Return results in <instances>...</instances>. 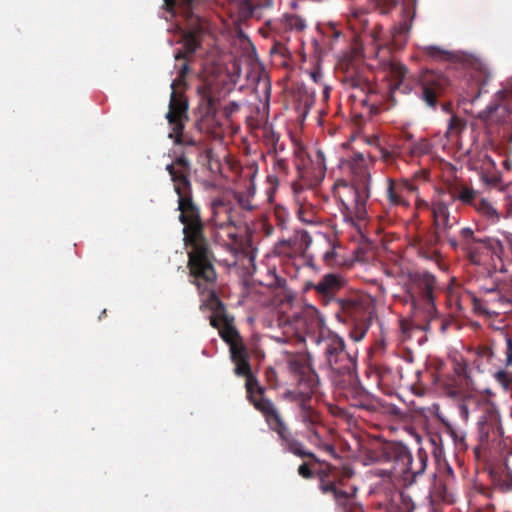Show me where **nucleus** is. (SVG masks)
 Instances as JSON below:
<instances>
[{
	"instance_id": "f03ea898",
	"label": "nucleus",
	"mask_w": 512,
	"mask_h": 512,
	"mask_svg": "<svg viewBox=\"0 0 512 512\" xmlns=\"http://www.w3.org/2000/svg\"><path fill=\"white\" fill-rule=\"evenodd\" d=\"M230 357L235 364L234 373L237 376L245 377L247 400L261 413L268 427L277 433L283 449L299 458H309L319 462L317 456L307 450L304 444L293 436L277 406L266 396V389L260 385L257 377L251 371L250 356L246 346L243 343L232 345Z\"/></svg>"
},
{
	"instance_id": "79ce46f5",
	"label": "nucleus",
	"mask_w": 512,
	"mask_h": 512,
	"mask_svg": "<svg viewBox=\"0 0 512 512\" xmlns=\"http://www.w3.org/2000/svg\"><path fill=\"white\" fill-rule=\"evenodd\" d=\"M274 155V166L273 169L277 174L287 175L289 171L288 161L285 158L280 157L278 154Z\"/></svg>"
},
{
	"instance_id": "c756f323",
	"label": "nucleus",
	"mask_w": 512,
	"mask_h": 512,
	"mask_svg": "<svg viewBox=\"0 0 512 512\" xmlns=\"http://www.w3.org/2000/svg\"><path fill=\"white\" fill-rule=\"evenodd\" d=\"M299 418L305 424L307 430L321 423L320 414L309 403L300 408Z\"/></svg>"
},
{
	"instance_id": "4468645a",
	"label": "nucleus",
	"mask_w": 512,
	"mask_h": 512,
	"mask_svg": "<svg viewBox=\"0 0 512 512\" xmlns=\"http://www.w3.org/2000/svg\"><path fill=\"white\" fill-rule=\"evenodd\" d=\"M449 85L450 81L444 74L433 70H426L419 79L421 99L427 106L436 108L438 99L446 93Z\"/></svg>"
},
{
	"instance_id": "6e6552de",
	"label": "nucleus",
	"mask_w": 512,
	"mask_h": 512,
	"mask_svg": "<svg viewBox=\"0 0 512 512\" xmlns=\"http://www.w3.org/2000/svg\"><path fill=\"white\" fill-rule=\"evenodd\" d=\"M199 95V120L198 126L201 131L217 135L222 126L219 106L223 97L222 89L218 82L207 81L197 89Z\"/></svg>"
},
{
	"instance_id": "c03bdc74",
	"label": "nucleus",
	"mask_w": 512,
	"mask_h": 512,
	"mask_svg": "<svg viewBox=\"0 0 512 512\" xmlns=\"http://www.w3.org/2000/svg\"><path fill=\"white\" fill-rule=\"evenodd\" d=\"M475 207L490 218L498 217L496 209L484 199H481L479 204H476Z\"/></svg>"
},
{
	"instance_id": "6ab92c4d",
	"label": "nucleus",
	"mask_w": 512,
	"mask_h": 512,
	"mask_svg": "<svg viewBox=\"0 0 512 512\" xmlns=\"http://www.w3.org/2000/svg\"><path fill=\"white\" fill-rule=\"evenodd\" d=\"M347 21L350 29L355 34L368 33L373 42L378 43L381 40L382 26L377 25L369 29V20L365 10L352 7L347 14Z\"/></svg>"
},
{
	"instance_id": "864d4df0",
	"label": "nucleus",
	"mask_w": 512,
	"mask_h": 512,
	"mask_svg": "<svg viewBox=\"0 0 512 512\" xmlns=\"http://www.w3.org/2000/svg\"><path fill=\"white\" fill-rule=\"evenodd\" d=\"M478 424L480 427L481 439L482 440L484 438L488 439V434H489L490 428L492 427V424H488L486 422H483L482 420H480Z\"/></svg>"
},
{
	"instance_id": "338daca9",
	"label": "nucleus",
	"mask_w": 512,
	"mask_h": 512,
	"mask_svg": "<svg viewBox=\"0 0 512 512\" xmlns=\"http://www.w3.org/2000/svg\"><path fill=\"white\" fill-rule=\"evenodd\" d=\"M492 286V278L490 279V283L484 284L481 289L485 292V287H491Z\"/></svg>"
},
{
	"instance_id": "39448f33",
	"label": "nucleus",
	"mask_w": 512,
	"mask_h": 512,
	"mask_svg": "<svg viewBox=\"0 0 512 512\" xmlns=\"http://www.w3.org/2000/svg\"><path fill=\"white\" fill-rule=\"evenodd\" d=\"M416 4L417 0H402L400 20L393 25L389 39L378 46L377 57L383 70L391 77L393 82L391 86L394 88H398L402 84L408 69L395 57H390L388 54L391 51L400 50L406 45L416 14Z\"/></svg>"
},
{
	"instance_id": "f8f14e48",
	"label": "nucleus",
	"mask_w": 512,
	"mask_h": 512,
	"mask_svg": "<svg viewBox=\"0 0 512 512\" xmlns=\"http://www.w3.org/2000/svg\"><path fill=\"white\" fill-rule=\"evenodd\" d=\"M371 196V187L367 185L342 184L338 190L341 213L344 221L355 224L367 216L366 204Z\"/></svg>"
},
{
	"instance_id": "4d7b16f0",
	"label": "nucleus",
	"mask_w": 512,
	"mask_h": 512,
	"mask_svg": "<svg viewBox=\"0 0 512 512\" xmlns=\"http://www.w3.org/2000/svg\"><path fill=\"white\" fill-rule=\"evenodd\" d=\"M414 195L416 196L415 204L418 209H429L431 211L432 204L430 205L427 201L421 199L418 193Z\"/></svg>"
},
{
	"instance_id": "58836bf2",
	"label": "nucleus",
	"mask_w": 512,
	"mask_h": 512,
	"mask_svg": "<svg viewBox=\"0 0 512 512\" xmlns=\"http://www.w3.org/2000/svg\"><path fill=\"white\" fill-rule=\"evenodd\" d=\"M369 2L383 15L388 14L397 4L395 0H369Z\"/></svg>"
},
{
	"instance_id": "2f4dec72",
	"label": "nucleus",
	"mask_w": 512,
	"mask_h": 512,
	"mask_svg": "<svg viewBox=\"0 0 512 512\" xmlns=\"http://www.w3.org/2000/svg\"><path fill=\"white\" fill-rule=\"evenodd\" d=\"M425 54L436 61H448L452 62L456 56L454 53L442 49L438 46H428L425 48Z\"/></svg>"
},
{
	"instance_id": "5701e85b",
	"label": "nucleus",
	"mask_w": 512,
	"mask_h": 512,
	"mask_svg": "<svg viewBox=\"0 0 512 512\" xmlns=\"http://www.w3.org/2000/svg\"><path fill=\"white\" fill-rule=\"evenodd\" d=\"M506 97L504 91H498L495 99L484 110L480 111L477 118L486 124L501 123L507 115V110L501 105V102Z\"/></svg>"
},
{
	"instance_id": "a878e982",
	"label": "nucleus",
	"mask_w": 512,
	"mask_h": 512,
	"mask_svg": "<svg viewBox=\"0 0 512 512\" xmlns=\"http://www.w3.org/2000/svg\"><path fill=\"white\" fill-rule=\"evenodd\" d=\"M327 476V474L325 473V471H322L319 475L320 477V490L324 493V494H327V493H331L335 499V501L343 506V507H346L348 505V503L350 502V496L349 494L346 492V491H343V490H339L335 483L333 481H327L325 480V477Z\"/></svg>"
},
{
	"instance_id": "ea45409f",
	"label": "nucleus",
	"mask_w": 512,
	"mask_h": 512,
	"mask_svg": "<svg viewBox=\"0 0 512 512\" xmlns=\"http://www.w3.org/2000/svg\"><path fill=\"white\" fill-rule=\"evenodd\" d=\"M380 158L387 164L393 165L395 164L397 158H400V151L388 150L384 147H379Z\"/></svg>"
},
{
	"instance_id": "13d9d810",
	"label": "nucleus",
	"mask_w": 512,
	"mask_h": 512,
	"mask_svg": "<svg viewBox=\"0 0 512 512\" xmlns=\"http://www.w3.org/2000/svg\"><path fill=\"white\" fill-rule=\"evenodd\" d=\"M480 355L483 357H487L488 359L494 356V352L489 346H484L480 348Z\"/></svg>"
},
{
	"instance_id": "2eb2a0df",
	"label": "nucleus",
	"mask_w": 512,
	"mask_h": 512,
	"mask_svg": "<svg viewBox=\"0 0 512 512\" xmlns=\"http://www.w3.org/2000/svg\"><path fill=\"white\" fill-rule=\"evenodd\" d=\"M404 457H398L399 476L402 477L405 486L412 485L418 476L422 475L427 466V454L420 449L416 457H413L407 446L402 444Z\"/></svg>"
},
{
	"instance_id": "20e7f679",
	"label": "nucleus",
	"mask_w": 512,
	"mask_h": 512,
	"mask_svg": "<svg viewBox=\"0 0 512 512\" xmlns=\"http://www.w3.org/2000/svg\"><path fill=\"white\" fill-rule=\"evenodd\" d=\"M344 279L337 274L324 275L317 283L309 282L306 290L313 289L321 304L335 305L338 321L351 326L350 336L360 341L366 335L371 320L370 301L360 294H351L338 298V292L344 287Z\"/></svg>"
},
{
	"instance_id": "c85d7f7f",
	"label": "nucleus",
	"mask_w": 512,
	"mask_h": 512,
	"mask_svg": "<svg viewBox=\"0 0 512 512\" xmlns=\"http://www.w3.org/2000/svg\"><path fill=\"white\" fill-rule=\"evenodd\" d=\"M402 148L407 150V153L411 158L428 155L432 151V145L426 138H420L419 140L409 144L407 147L403 144Z\"/></svg>"
},
{
	"instance_id": "a211bd4d",
	"label": "nucleus",
	"mask_w": 512,
	"mask_h": 512,
	"mask_svg": "<svg viewBox=\"0 0 512 512\" xmlns=\"http://www.w3.org/2000/svg\"><path fill=\"white\" fill-rule=\"evenodd\" d=\"M398 457H404L402 444L394 442L381 443L367 449L364 454L365 464H396Z\"/></svg>"
},
{
	"instance_id": "a19ab883",
	"label": "nucleus",
	"mask_w": 512,
	"mask_h": 512,
	"mask_svg": "<svg viewBox=\"0 0 512 512\" xmlns=\"http://www.w3.org/2000/svg\"><path fill=\"white\" fill-rule=\"evenodd\" d=\"M235 199L242 210L251 212L256 207V205L252 202V198L242 192L235 193Z\"/></svg>"
},
{
	"instance_id": "69168bd1",
	"label": "nucleus",
	"mask_w": 512,
	"mask_h": 512,
	"mask_svg": "<svg viewBox=\"0 0 512 512\" xmlns=\"http://www.w3.org/2000/svg\"><path fill=\"white\" fill-rule=\"evenodd\" d=\"M299 217L300 219L303 221V222H306V223H312V220H309V219H306L303 217V214L302 212L299 213Z\"/></svg>"
},
{
	"instance_id": "774afa93",
	"label": "nucleus",
	"mask_w": 512,
	"mask_h": 512,
	"mask_svg": "<svg viewBox=\"0 0 512 512\" xmlns=\"http://www.w3.org/2000/svg\"><path fill=\"white\" fill-rule=\"evenodd\" d=\"M284 150V144L278 142V153Z\"/></svg>"
},
{
	"instance_id": "de8ad7c7",
	"label": "nucleus",
	"mask_w": 512,
	"mask_h": 512,
	"mask_svg": "<svg viewBox=\"0 0 512 512\" xmlns=\"http://www.w3.org/2000/svg\"><path fill=\"white\" fill-rule=\"evenodd\" d=\"M275 217L277 219V226L281 229L286 228L288 215L284 210H276Z\"/></svg>"
},
{
	"instance_id": "e433bc0d",
	"label": "nucleus",
	"mask_w": 512,
	"mask_h": 512,
	"mask_svg": "<svg viewBox=\"0 0 512 512\" xmlns=\"http://www.w3.org/2000/svg\"><path fill=\"white\" fill-rule=\"evenodd\" d=\"M493 376L497 383H499L505 390L512 387V372L505 369H499Z\"/></svg>"
},
{
	"instance_id": "bb28decb",
	"label": "nucleus",
	"mask_w": 512,
	"mask_h": 512,
	"mask_svg": "<svg viewBox=\"0 0 512 512\" xmlns=\"http://www.w3.org/2000/svg\"><path fill=\"white\" fill-rule=\"evenodd\" d=\"M187 58L188 57H186V55L183 54L182 50H179L175 54V60L177 62H181V63H180V66H179L178 76L171 83L172 92H171L170 98L172 97L173 93H176L179 97L185 98L182 93L177 91V87L185 84V79H186V77H187V75L189 73L190 68H189V64H188V59Z\"/></svg>"
},
{
	"instance_id": "f3484780",
	"label": "nucleus",
	"mask_w": 512,
	"mask_h": 512,
	"mask_svg": "<svg viewBox=\"0 0 512 512\" xmlns=\"http://www.w3.org/2000/svg\"><path fill=\"white\" fill-rule=\"evenodd\" d=\"M312 243V237L305 230H297L288 239H280L275 243L273 251L277 256L293 258L304 254Z\"/></svg>"
},
{
	"instance_id": "72a5a7b5",
	"label": "nucleus",
	"mask_w": 512,
	"mask_h": 512,
	"mask_svg": "<svg viewBox=\"0 0 512 512\" xmlns=\"http://www.w3.org/2000/svg\"><path fill=\"white\" fill-rule=\"evenodd\" d=\"M353 394V402L352 405L356 407H366L369 402V394L368 392L359 386H354L349 391Z\"/></svg>"
},
{
	"instance_id": "473e14b6",
	"label": "nucleus",
	"mask_w": 512,
	"mask_h": 512,
	"mask_svg": "<svg viewBox=\"0 0 512 512\" xmlns=\"http://www.w3.org/2000/svg\"><path fill=\"white\" fill-rule=\"evenodd\" d=\"M441 422L445 428L446 433L453 439L457 446H465V434L464 432L456 429L449 421L441 419Z\"/></svg>"
},
{
	"instance_id": "603ef678",
	"label": "nucleus",
	"mask_w": 512,
	"mask_h": 512,
	"mask_svg": "<svg viewBox=\"0 0 512 512\" xmlns=\"http://www.w3.org/2000/svg\"><path fill=\"white\" fill-rule=\"evenodd\" d=\"M309 75L313 82L317 84H320L322 82L323 73L319 67H315L312 71H310Z\"/></svg>"
},
{
	"instance_id": "f257e3e1",
	"label": "nucleus",
	"mask_w": 512,
	"mask_h": 512,
	"mask_svg": "<svg viewBox=\"0 0 512 512\" xmlns=\"http://www.w3.org/2000/svg\"><path fill=\"white\" fill-rule=\"evenodd\" d=\"M188 152H182L172 163L167 164L166 171L170 175L178 198V220L183 225V241L188 249L189 281L196 286L201 296L206 297L204 303L212 311L210 324L219 330L221 338L231 348L232 345L243 342L233 324L234 318L227 314L224 303L216 293L215 256L205 236V223L201 217L200 207L193 197L191 163L186 155Z\"/></svg>"
},
{
	"instance_id": "cd10ccee",
	"label": "nucleus",
	"mask_w": 512,
	"mask_h": 512,
	"mask_svg": "<svg viewBox=\"0 0 512 512\" xmlns=\"http://www.w3.org/2000/svg\"><path fill=\"white\" fill-rule=\"evenodd\" d=\"M262 139L264 144L268 147V153L278 154V142L280 140V134L277 133L273 126L266 123L262 127Z\"/></svg>"
},
{
	"instance_id": "680f3d73",
	"label": "nucleus",
	"mask_w": 512,
	"mask_h": 512,
	"mask_svg": "<svg viewBox=\"0 0 512 512\" xmlns=\"http://www.w3.org/2000/svg\"><path fill=\"white\" fill-rule=\"evenodd\" d=\"M459 412L463 419H465V420L468 419V408L465 404L462 403L459 405Z\"/></svg>"
},
{
	"instance_id": "ddd939ff",
	"label": "nucleus",
	"mask_w": 512,
	"mask_h": 512,
	"mask_svg": "<svg viewBox=\"0 0 512 512\" xmlns=\"http://www.w3.org/2000/svg\"><path fill=\"white\" fill-rule=\"evenodd\" d=\"M365 72L366 70L363 67L349 63L344 70L342 81L347 88L356 91L352 96L359 98L363 106L376 108L378 101L373 99L376 95V89L365 76Z\"/></svg>"
},
{
	"instance_id": "aec40b11",
	"label": "nucleus",
	"mask_w": 512,
	"mask_h": 512,
	"mask_svg": "<svg viewBox=\"0 0 512 512\" xmlns=\"http://www.w3.org/2000/svg\"><path fill=\"white\" fill-rule=\"evenodd\" d=\"M211 223L220 229L235 226V210L230 201L216 198L211 202Z\"/></svg>"
},
{
	"instance_id": "4c0bfd02",
	"label": "nucleus",
	"mask_w": 512,
	"mask_h": 512,
	"mask_svg": "<svg viewBox=\"0 0 512 512\" xmlns=\"http://www.w3.org/2000/svg\"><path fill=\"white\" fill-rule=\"evenodd\" d=\"M379 382L382 385H390L393 382V370L386 365L377 366Z\"/></svg>"
},
{
	"instance_id": "0eeeda50",
	"label": "nucleus",
	"mask_w": 512,
	"mask_h": 512,
	"mask_svg": "<svg viewBox=\"0 0 512 512\" xmlns=\"http://www.w3.org/2000/svg\"><path fill=\"white\" fill-rule=\"evenodd\" d=\"M291 373L298 379V387L284 393V399L296 403L300 408L310 403L311 396L319 384V378L307 355L297 354L288 361Z\"/></svg>"
},
{
	"instance_id": "0e129e2a",
	"label": "nucleus",
	"mask_w": 512,
	"mask_h": 512,
	"mask_svg": "<svg viewBox=\"0 0 512 512\" xmlns=\"http://www.w3.org/2000/svg\"><path fill=\"white\" fill-rule=\"evenodd\" d=\"M323 95L325 98H328V96H329V87L328 86L323 87Z\"/></svg>"
},
{
	"instance_id": "393cba45",
	"label": "nucleus",
	"mask_w": 512,
	"mask_h": 512,
	"mask_svg": "<svg viewBox=\"0 0 512 512\" xmlns=\"http://www.w3.org/2000/svg\"><path fill=\"white\" fill-rule=\"evenodd\" d=\"M447 194L449 196V201H447L448 203L459 200L465 205H476L475 200L477 197V192L467 185L450 184L447 187Z\"/></svg>"
},
{
	"instance_id": "9d476101",
	"label": "nucleus",
	"mask_w": 512,
	"mask_h": 512,
	"mask_svg": "<svg viewBox=\"0 0 512 512\" xmlns=\"http://www.w3.org/2000/svg\"><path fill=\"white\" fill-rule=\"evenodd\" d=\"M317 343L331 370L339 375L352 376L356 369V360L346 351L342 337L330 330L322 331Z\"/></svg>"
},
{
	"instance_id": "09e8293b",
	"label": "nucleus",
	"mask_w": 512,
	"mask_h": 512,
	"mask_svg": "<svg viewBox=\"0 0 512 512\" xmlns=\"http://www.w3.org/2000/svg\"><path fill=\"white\" fill-rule=\"evenodd\" d=\"M401 502L404 505L402 512H412L415 508L414 504L411 501V498L405 493H401L400 495Z\"/></svg>"
},
{
	"instance_id": "7c9ffc66",
	"label": "nucleus",
	"mask_w": 512,
	"mask_h": 512,
	"mask_svg": "<svg viewBox=\"0 0 512 512\" xmlns=\"http://www.w3.org/2000/svg\"><path fill=\"white\" fill-rule=\"evenodd\" d=\"M200 37L198 31H189L183 37V54L188 57L192 55L200 46Z\"/></svg>"
},
{
	"instance_id": "6e6d98bb",
	"label": "nucleus",
	"mask_w": 512,
	"mask_h": 512,
	"mask_svg": "<svg viewBox=\"0 0 512 512\" xmlns=\"http://www.w3.org/2000/svg\"><path fill=\"white\" fill-rule=\"evenodd\" d=\"M320 449L324 450L326 453H328L329 455H331L332 457L336 458L337 457V453H336V450H335V447L332 445V444H329V443H325L323 442L320 446H319Z\"/></svg>"
},
{
	"instance_id": "bf43d9fd",
	"label": "nucleus",
	"mask_w": 512,
	"mask_h": 512,
	"mask_svg": "<svg viewBox=\"0 0 512 512\" xmlns=\"http://www.w3.org/2000/svg\"><path fill=\"white\" fill-rule=\"evenodd\" d=\"M502 486L508 491L512 490V476L506 475L505 479H503Z\"/></svg>"
},
{
	"instance_id": "a18cd8bd",
	"label": "nucleus",
	"mask_w": 512,
	"mask_h": 512,
	"mask_svg": "<svg viewBox=\"0 0 512 512\" xmlns=\"http://www.w3.org/2000/svg\"><path fill=\"white\" fill-rule=\"evenodd\" d=\"M308 431L310 433V435L308 436V441L311 444L319 447L323 443V439H322L321 435L319 434L318 430L316 429V426L309 428Z\"/></svg>"
},
{
	"instance_id": "5fc2aeb1",
	"label": "nucleus",
	"mask_w": 512,
	"mask_h": 512,
	"mask_svg": "<svg viewBox=\"0 0 512 512\" xmlns=\"http://www.w3.org/2000/svg\"><path fill=\"white\" fill-rule=\"evenodd\" d=\"M239 109V106L237 103L232 102L229 106H226L222 110V114L224 117L228 118L232 113L237 111Z\"/></svg>"
},
{
	"instance_id": "e2e57ef3",
	"label": "nucleus",
	"mask_w": 512,
	"mask_h": 512,
	"mask_svg": "<svg viewBox=\"0 0 512 512\" xmlns=\"http://www.w3.org/2000/svg\"><path fill=\"white\" fill-rule=\"evenodd\" d=\"M255 185L253 183H250L249 186L247 187V190H246V193H244L245 195H249L250 198H252L255 194Z\"/></svg>"
},
{
	"instance_id": "f704fd0d",
	"label": "nucleus",
	"mask_w": 512,
	"mask_h": 512,
	"mask_svg": "<svg viewBox=\"0 0 512 512\" xmlns=\"http://www.w3.org/2000/svg\"><path fill=\"white\" fill-rule=\"evenodd\" d=\"M389 465H390L389 468H384V469L375 468L372 471L373 475L376 477H380L383 480L390 481V482H392L395 478L400 477L399 471H398V466L395 463L389 464Z\"/></svg>"
},
{
	"instance_id": "37998d69",
	"label": "nucleus",
	"mask_w": 512,
	"mask_h": 512,
	"mask_svg": "<svg viewBox=\"0 0 512 512\" xmlns=\"http://www.w3.org/2000/svg\"><path fill=\"white\" fill-rule=\"evenodd\" d=\"M504 340L506 344V348L504 351L505 354V367H511L512 366V333L506 332L504 334Z\"/></svg>"
},
{
	"instance_id": "b1692460",
	"label": "nucleus",
	"mask_w": 512,
	"mask_h": 512,
	"mask_svg": "<svg viewBox=\"0 0 512 512\" xmlns=\"http://www.w3.org/2000/svg\"><path fill=\"white\" fill-rule=\"evenodd\" d=\"M350 170L354 176V185H367L371 187V175L368 170V161L362 153H355L349 161Z\"/></svg>"
},
{
	"instance_id": "7ed1b4c3",
	"label": "nucleus",
	"mask_w": 512,
	"mask_h": 512,
	"mask_svg": "<svg viewBox=\"0 0 512 512\" xmlns=\"http://www.w3.org/2000/svg\"><path fill=\"white\" fill-rule=\"evenodd\" d=\"M431 216L433 220V231L446 241L452 250H461L468 257L472 264L481 263V254L484 249L491 253L492 259L497 258L500 265L494 262L495 271L503 273L505 270L503 262L504 244L497 239H479L475 236L474 230L470 227H463L456 231L459 219L451 216L449 203L445 200L432 202Z\"/></svg>"
},
{
	"instance_id": "8fccbe9b",
	"label": "nucleus",
	"mask_w": 512,
	"mask_h": 512,
	"mask_svg": "<svg viewBox=\"0 0 512 512\" xmlns=\"http://www.w3.org/2000/svg\"><path fill=\"white\" fill-rule=\"evenodd\" d=\"M336 259V251L334 248H329L324 254H323V261L328 265H334Z\"/></svg>"
},
{
	"instance_id": "412c9836",
	"label": "nucleus",
	"mask_w": 512,
	"mask_h": 512,
	"mask_svg": "<svg viewBox=\"0 0 512 512\" xmlns=\"http://www.w3.org/2000/svg\"><path fill=\"white\" fill-rule=\"evenodd\" d=\"M310 165H297L298 174L307 185L318 184L325 176L326 166L325 158L322 151H317L315 159L310 161Z\"/></svg>"
},
{
	"instance_id": "052dcab7",
	"label": "nucleus",
	"mask_w": 512,
	"mask_h": 512,
	"mask_svg": "<svg viewBox=\"0 0 512 512\" xmlns=\"http://www.w3.org/2000/svg\"><path fill=\"white\" fill-rule=\"evenodd\" d=\"M401 139L411 144L413 141V134L409 131H402L401 133Z\"/></svg>"
},
{
	"instance_id": "1a4fd4ad",
	"label": "nucleus",
	"mask_w": 512,
	"mask_h": 512,
	"mask_svg": "<svg viewBox=\"0 0 512 512\" xmlns=\"http://www.w3.org/2000/svg\"><path fill=\"white\" fill-rule=\"evenodd\" d=\"M187 112V99L179 97L176 93H173L169 102V110L166 114V119L171 126V132L169 133L168 137L170 139H174L175 144L181 145L187 149L190 148L200 154L204 153L208 158L210 157L211 150L204 149L200 141L183 132L185 128V122L188 120Z\"/></svg>"
},
{
	"instance_id": "4be33fe9",
	"label": "nucleus",
	"mask_w": 512,
	"mask_h": 512,
	"mask_svg": "<svg viewBox=\"0 0 512 512\" xmlns=\"http://www.w3.org/2000/svg\"><path fill=\"white\" fill-rule=\"evenodd\" d=\"M443 240L432 230L424 235H419L413 239V247L417 250L419 256L427 260H437L440 252L437 246Z\"/></svg>"
},
{
	"instance_id": "9b49d317",
	"label": "nucleus",
	"mask_w": 512,
	"mask_h": 512,
	"mask_svg": "<svg viewBox=\"0 0 512 512\" xmlns=\"http://www.w3.org/2000/svg\"><path fill=\"white\" fill-rule=\"evenodd\" d=\"M485 293L495 295L494 298H477L475 295H469L473 310L481 315H497L499 312L494 306L497 304L503 308L512 303V276H499L497 273L492 275V286L485 287Z\"/></svg>"
},
{
	"instance_id": "dca6fc26",
	"label": "nucleus",
	"mask_w": 512,
	"mask_h": 512,
	"mask_svg": "<svg viewBox=\"0 0 512 512\" xmlns=\"http://www.w3.org/2000/svg\"><path fill=\"white\" fill-rule=\"evenodd\" d=\"M386 183V198L390 206L409 207V196L419 191L414 180L409 178H387Z\"/></svg>"
},
{
	"instance_id": "c9c22d12",
	"label": "nucleus",
	"mask_w": 512,
	"mask_h": 512,
	"mask_svg": "<svg viewBox=\"0 0 512 512\" xmlns=\"http://www.w3.org/2000/svg\"><path fill=\"white\" fill-rule=\"evenodd\" d=\"M464 128L465 122L457 116H452L448 123L447 136L449 138L458 136Z\"/></svg>"
},
{
	"instance_id": "423d86ee",
	"label": "nucleus",
	"mask_w": 512,
	"mask_h": 512,
	"mask_svg": "<svg viewBox=\"0 0 512 512\" xmlns=\"http://www.w3.org/2000/svg\"><path fill=\"white\" fill-rule=\"evenodd\" d=\"M399 277L413 309L421 310L426 320H433L437 315L435 300L441 291L435 275L425 270L406 269Z\"/></svg>"
},
{
	"instance_id": "49530a36",
	"label": "nucleus",
	"mask_w": 512,
	"mask_h": 512,
	"mask_svg": "<svg viewBox=\"0 0 512 512\" xmlns=\"http://www.w3.org/2000/svg\"><path fill=\"white\" fill-rule=\"evenodd\" d=\"M288 25L297 31H301L306 27L304 20L297 16H291L288 19Z\"/></svg>"
},
{
	"instance_id": "3c124183",
	"label": "nucleus",
	"mask_w": 512,
	"mask_h": 512,
	"mask_svg": "<svg viewBox=\"0 0 512 512\" xmlns=\"http://www.w3.org/2000/svg\"><path fill=\"white\" fill-rule=\"evenodd\" d=\"M298 474L305 479H310L313 477V472L307 463H302L298 467Z\"/></svg>"
}]
</instances>
